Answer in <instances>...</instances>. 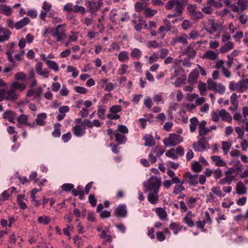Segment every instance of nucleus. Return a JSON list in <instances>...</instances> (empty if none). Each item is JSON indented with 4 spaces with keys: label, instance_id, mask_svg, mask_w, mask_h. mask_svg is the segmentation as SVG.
<instances>
[{
    "label": "nucleus",
    "instance_id": "obj_1",
    "mask_svg": "<svg viewBox=\"0 0 248 248\" xmlns=\"http://www.w3.org/2000/svg\"><path fill=\"white\" fill-rule=\"evenodd\" d=\"M161 185V181L160 179L155 177H150L144 184V191L148 193L147 199L150 203L155 204L158 202V194Z\"/></svg>",
    "mask_w": 248,
    "mask_h": 248
},
{
    "label": "nucleus",
    "instance_id": "obj_2",
    "mask_svg": "<svg viewBox=\"0 0 248 248\" xmlns=\"http://www.w3.org/2000/svg\"><path fill=\"white\" fill-rule=\"evenodd\" d=\"M65 27V24L59 25L55 28L50 29L49 33L56 39V42H60L66 37Z\"/></svg>",
    "mask_w": 248,
    "mask_h": 248
},
{
    "label": "nucleus",
    "instance_id": "obj_3",
    "mask_svg": "<svg viewBox=\"0 0 248 248\" xmlns=\"http://www.w3.org/2000/svg\"><path fill=\"white\" fill-rule=\"evenodd\" d=\"M183 141V138L175 133L170 134L169 137L163 140V143L166 147L175 146Z\"/></svg>",
    "mask_w": 248,
    "mask_h": 248
},
{
    "label": "nucleus",
    "instance_id": "obj_4",
    "mask_svg": "<svg viewBox=\"0 0 248 248\" xmlns=\"http://www.w3.org/2000/svg\"><path fill=\"white\" fill-rule=\"evenodd\" d=\"M167 10L173 9L174 12L181 15L184 10L183 3L180 0H169L165 5Z\"/></svg>",
    "mask_w": 248,
    "mask_h": 248
},
{
    "label": "nucleus",
    "instance_id": "obj_5",
    "mask_svg": "<svg viewBox=\"0 0 248 248\" xmlns=\"http://www.w3.org/2000/svg\"><path fill=\"white\" fill-rule=\"evenodd\" d=\"M198 183V175L191 174L189 171L185 172L183 175V178L181 184H187L191 186H195Z\"/></svg>",
    "mask_w": 248,
    "mask_h": 248
},
{
    "label": "nucleus",
    "instance_id": "obj_6",
    "mask_svg": "<svg viewBox=\"0 0 248 248\" xmlns=\"http://www.w3.org/2000/svg\"><path fill=\"white\" fill-rule=\"evenodd\" d=\"M197 6L196 4H188L187 7V12L189 16L193 19L196 20L201 19L203 17V15L200 11H197Z\"/></svg>",
    "mask_w": 248,
    "mask_h": 248
},
{
    "label": "nucleus",
    "instance_id": "obj_7",
    "mask_svg": "<svg viewBox=\"0 0 248 248\" xmlns=\"http://www.w3.org/2000/svg\"><path fill=\"white\" fill-rule=\"evenodd\" d=\"M192 147L195 151L201 152L208 148L209 145L205 138H201L199 139L198 142L193 143Z\"/></svg>",
    "mask_w": 248,
    "mask_h": 248
},
{
    "label": "nucleus",
    "instance_id": "obj_8",
    "mask_svg": "<svg viewBox=\"0 0 248 248\" xmlns=\"http://www.w3.org/2000/svg\"><path fill=\"white\" fill-rule=\"evenodd\" d=\"M127 214L126 206L125 204H119L114 209V215L117 217H124Z\"/></svg>",
    "mask_w": 248,
    "mask_h": 248
},
{
    "label": "nucleus",
    "instance_id": "obj_9",
    "mask_svg": "<svg viewBox=\"0 0 248 248\" xmlns=\"http://www.w3.org/2000/svg\"><path fill=\"white\" fill-rule=\"evenodd\" d=\"M207 6L202 8V11L205 14H210L212 13L214 8L217 7V2L215 0H207Z\"/></svg>",
    "mask_w": 248,
    "mask_h": 248
},
{
    "label": "nucleus",
    "instance_id": "obj_10",
    "mask_svg": "<svg viewBox=\"0 0 248 248\" xmlns=\"http://www.w3.org/2000/svg\"><path fill=\"white\" fill-rule=\"evenodd\" d=\"M87 7L89 9V11L92 14L96 15V13L100 8L99 3L95 0L92 1H88L86 4Z\"/></svg>",
    "mask_w": 248,
    "mask_h": 248
},
{
    "label": "nucleus",
    "instance_id": "obj_11",
    "mask_svg": "<svg viewBox=\"0 0 248 248\" xmlns=\"http://www.w3.org/2000/svg\"><path fill=\"white\" fill-rule=\"evenodd\" d=\"M73 132L74 135L78 137L83 136L86 132L85 125L76 124L73 128Z\"/></svg>",
    "mask_w": 248,
    "mask_h": 248
},
{
    "label": "nucleus",
    "instance_id": "obj_12",
    "mask_svg": "<svg viewBox=\"0 0 248 248\" xmlns=\"http://www.w3.org/2000/svg\"><path fill=\"white\" fill-rule=\"evenodd\" d=\"M101 87L105 90V91L110 92L112 91L115 84L108 82V80L107 78H104L100 80Z\"/></svg>",
    "mask_w": 248,
    "mask_h": 248
},
{
    "label": "nucleus",
    "instance_id": "obj_13",
    "mask_svg": "<svg viewBox=\"0 0 248 248\" xmlns=\"http://www.w3.org/2000/svg\"><path fill=\"white\" fill-rule=\"evenodd\" d=\"M194 217V214H192L191 211H188L183 218V221L188 227H192L194 225V222L193 220Z\"/></svg>",
    "mask_w": 248,
    "mask_h": 248
},
{
    "label": "nucleus",
    "instance_id": "obj_14",
    "mask_svg": "<svg viewBox=\"0 0 248 248\" xmlns=\"http://www.w3.org/2000/svg\"><path fill=\"white\" fill-rule=\"evenodd\" d=\"M19 95V93L16 91L11 88L9 90H8L7 92L6 100L15 101L18 98Z\"/></svg>",
    "mask_w": 248,
    "mask_h": 248
},
{
    "label": "nucleus",
    "instance_id": "obj_15",
    "mask_svg": "<svg viewBox=\"0 0 248 248\" xmlns=\"http://www.w3.org/2000/svg\"><path fill=\"white\" fill-rule=\"evenodd\" d=\"M202 58L214 61L217 58V53L212 50H207L203 54Z\"/></svg>",
    "mask_w": 248,
    "mask_h": 248
},
{
    "label": "nucleus",
    "instance_id": "obj_16",
    "mask_svg": "<svg viewBox=\"0 0 248 248\" xmlns=\"http://www.w3.org/2000/svg\"><path fill=\"white\" fill-rule=\"evenodd\" d=\"M30 21L31 20L29 17H25L16 22L15 24V27L16 30H19L29 24Z\"/></svg>",
    "mask_w": 248,
    "mask_h": 248
},
{
    "label": "nucleus",
    "instance_id": "obj_17",
    "mask_svg": "<svg viewBox=\"0 0 248 248\" xmlns=\"http://www.w3.org/2000/svg\"><path fill=\"white\" fill-rule=\"evenodd\" d=\"M198 76L199 71L197 69L193 70L189 75L188 82L191 84L195 83L197 82Z\"/></svg>",
    "mask_w": 248,
    "mask_h": 248
},
{
    "label": "nucleus",
    "instance_id": "obj_18",
    "mask_svg": "<svg viewBox=\"0 0 248 248\" xmlns=\"http://www.w3.org/2000/svg\"><path fill=\"white\" fill-rule=\"evenodd\" d=\"M12 9L11 7L6 4L0 5V13L5 15L6 16H10L12 15Z\"/></svg>",
    "mask_w": 248,
    "mask_h": 248
},
{
    "label": "nucleus",
    "instance_id": "obj_19",
    "mask_svg": "<svg viewBox=\"0 0 248 248\" xmlns=\"http://www.w3.org/2000/svg\"><path fill=\"white\" fill-rule=\"evenodd\" d=\"M72 193L73 196H79V198L82 200L84 198V192L81 186H78L76 189H74L72 191Z\"/></svg>",
    "mask_w": 248,
    "mask_h": 248
},
{
    "label": "nucleus",
    "instance_id": "obj_20",
    "mask_svg": "<svg viewBox=\"0 0 248 248\" xmlns=\"http://www.w3.org/2000/svg\"><path fill=\"white\" fill-rule=\"evenodd\" d=\"M115 141L117 142L118 145L124 144L126 140V137L123 134L117 132L115 135Z\"/></svg>",
    "mask_w": 248,
    "mask_h": 248
},
{
    "label": "nucleus",
    "instance_id": "obj_21",
    "mask_svg": "<svg viewBox=\"0 0 248 248\" xmlns=\"http://www.w3.org/2000/svg\"><path fill=\"white\" fill-rule=\"evenodd\" d=\"M233 47V44L232 42H228L224 44L220 47L219 51L221 53H225L230 51Z\"/></svg>",
    "mask_w": 248,
    "mask_h": 248
},
{
    "label": "nucleus",
    "instance_id": "obj_22",
    "mask_svg": "<svg viewBox=\"0 0 248 248\" xmlns=\"http://www.w3.org/2000/svg\"><path fill=\"white\" fill-rule=\"evenodd\" d=\"M11 34V32L6 28L1 31V33L0 34V43L8 40Z\"/></svg>",
    "mask_w": 248,
    "mask_h": 248
},
{
    "label": "nucleus",
    "instance_id": "obj_23",
    "mask_svg": "<svg viewBox=\"0 0 248 248\" xmlns=\"http://www.w3.org/2000/svg\"><path fill=\"white\" fill-rule=\"evenodd\" d=\"M25 88L26 85L25 84H22L17 81L13 82L11 84V88L16 92L18 91L21 92L24 90Z\"/></svg>",
    "mask_w": 248,
    "mask_h": 248
},
{
    "label": "nucleus",
    "instance_id": "obj_24",
    "mask_svg": "<svg viewBox=\"0 0 248 248\" xmlns=\"http://www.w3.org/2000/svg\"><path fill=\"white\" fill-rule=\"evenodd\" d=\"M3 117L8 119L10 122L14 123V121L16 118V114L13 111L7 110L4 113Z\"/></svg>",
    "mask_w": 248,
    "mask_h": 248
},
{
    "label": "nucleus",
    "instance_id": "obj_25",
    "mask_svg": "<svg viewBox=\"0 0 248 248\" xmlns=\"http://www.w3.org/2000/svg\"><path fill=\"white\" fill-rule=\"evenodd\" d=\"M185 54L187 55V57L193 59L196 55V51L194 49L193 46L190 45L185 50Z\"/></svg>",
    "mask_w": 248,
    "mask_h": 248
},
{
    "label": "nucleus",
    "instance_id": "obj_26",
    "mask_svg": "<svg viewBox=\"0 0 248 248\" xmlns=\"http://www.w3.org/2000/svg\"><path fill=\"white\" fill-rule=\"evenodd\" d=\"M46 114L45 113H42L37 115L35 122L37 124L43 126L45 124V120L46 118Z\"/></svg>",
    "mask_w": 248,
    "mask_h": 248
},
{
    "label": "nucleus",
    "instance_id": "obj_27",
    "mask_svg": "<svg viewBox=\"0 0 248 248\" xmlns=\"http://www.w3.org/2000/svg\"><path fill=\"white\" fill-rule=\"evenodd\" d=\"M219 115L223 121L231 122L232 120V117L230 114L224 109L219 111Z\"/></svg>",
    "mask_w": 248,
    "mask_h": 248
},
{
    "label": "nucleus",
    "instance_id": "obj_28",
    "mask_svg": "<svg viewBox=\"0 0 248 248\" xmlns=\"http://www.w3.org/2000/svg\"><path fill=\"white\" fill-rule=\"evenodd\" d=\"M99 236L101 239H104L103 242L104 244H106L107 243H110L112 241V236L110 234H107L105 230L102 231Z\"/></svg>",
    "mask_w": 248,
    "mask_h": 248
},
{
    "label": "nucleus",
    "instance_id": "obj_29",
    "mask_svg": "<svg viewBox=\"0 0 248 248\" xmlns=\"http://www.w3.org/2000/svg\"><path fill=\"white\" fill-rule=\"evenodd\" d=\"M169 228L173 231L174 234L176 235L178 232L182 229L183 227L178 222H171L169 225Z\"/></svg>",
    "mask_w": 248,
    "mask_h": 248
},
{
    "label": "nucleus",
    "instance_id": "obj_30",
    "mask_svg": "<svg viewBox=\"0 0 248 248\" xmlns=\"http://www.w3.org/2000/svg\"><path fill=\"white\" fill-rule=\"evenodd\" d=\"M155 213L161 220H164L167 217V213L166 210L160 207H157L155 209Z\"/></svg>",
    "mask_w": 248,
    "mask_h": 248
},
{
    "label": "nucleus",
    "instance_id": "obj_31",
    "mask_svg": "<svg viewBox=\"0 0 248 248\" xmlns=\"http://www.w3.org/2000/svg\"><path fill=\"white\" fill-rule=\"evenodd\" d=\"M130 56L133 59L139 60L142 56V52L140 49L134 48L131 51Z\"/></svg>",
    "mask_w": 248,
    "mask_h": 248
},
{
    "label": "nucleus",
    "instance_id": "obj_32",
    "mask_svg": "<svg viewBox=\"0 0 248 248\" xmlns=\"http://www.w3.org/2000/svg\"><path fill=\"white\" fill-rule=\"evenodd\" d=\"M62 125L60 123H56L54 125V130L52 133L54 138H59L61 135V127Z\"/></svg>",
    "mask_w": 248,
    "mask_h": 248
},
{
    "label": "nucleus",
    "instance_id": "obj_33",
    "mask_svg": "<svg viewBox=\"0 0 248 248\" xmlns=\"http://www.w3.org/2000/svg\"><path fill=\"white\" fill-rule=\"evenodd\" d=\"M210 27L205 29L207 32H208L210 34H213L214 32H216L217 30V26L215 23V20L214 19H210L209 20Z\"/></svg>",
    "mask_w": 248,
    "mask_h": 248
},
{
    "label": "nucleus",
    "instance_id": "obj_34",
    "mask_svg": "<svg viewBox=\"0 0 248 248\" xmlns=\"http://www.w3.org/2000/svg\"><path fill=\"white\" fill-rule=\"evenodd\" d=\"M144 140H145L144 145L152 147L155 145V140L152 136L146 135L144 137Z\"/></svg>",
    "mask_w": 248,
    "mask_h": 248
},
{
    "label": "nucleus",
    "instance_id": "obj_35",
    "mask_svg": "<svg viewBox=\"0 0 248 248\" xmlns=\"http://www.w3.org/2000/svg\"><path fill=\"white\" fill-rule=\"evenodd\" d=\"M118 59L120 62L128 61L129 59L128 52L125 51H123L119 53L118 56Z\"/></svg>",
    "mask_w": 248,
    "mask_h": 248
},
{
    "label": "nucleus",
    "instance_id": "obj_36",
    "mask_svg": "<svg viewBox=\"0 0 248 248\" xmlns=\"http://www.w3.org/2000/svg\"><path fill=\"white\" fill-rule=\"evenodd\" d=\"M199 121L196 117H193L190 120V130L191 132H194L196 129Z\"/></svg>",
    "mask_w": 248,
    "mask_h": 248
},
{
    "label": "nucleus",
    "instance_id": "obj_37",
    "mask_svg": "<svg viewBox=\"0 0 248 248\" xmlns=\"http://www.w3.org/2000/svg\"><path fill=\"white\" fill-rule=\"evenodd\" d=\"M239 86L240 93H242L244 89H246L248 87V78L242 79L238 81Z\"/></svg>",
    "mask_w": 248,
    "mask_h": 248
},
{
    "label": "nucleus",
    "instance_id": "obj_38",
    "mask_svg": "<svg viewBox=\"0 0 248 248\" xmlns=\"http://www.w3.org/2000/svg\"><path fill=\"white\" fill-rule=\"evenodd\" d=\"M236 189L238 194L241 195L246 193V187L242 182L238 183Z\"/></svg>",
    "mask_w": 248,
    "mask_h": 248
},
{
    "label": "nucleus",
    "instance_id": "obj_39",
    "mask_svg": "<svg viewBox=\"0 0 248 248\" xmlns=\"http://www.w3.org/2000/svg\"><path fill=\"white\" fill-rule=\"evenodd\" d=\"M240 95L238 96L240 97ZM238 96L236 93H233L230 98L231 102L232 104L234 106V110H236L238 108Z\"/></svg>",
    "mask_w": 248,
    "mask_h": 248
},
{
    "label": "nucleus",
    "instance_id": "obj_40",
    "mask_svg": "<svg viewBox=\"0 0 248 248\" xmlns=\"http://www.w3.org/2000/svg\"><path fill=\"white\" fill-rule=\"evenodd\" d=\"M233 118L235 121H237L239 124L246 122V120L245 119H243L242 114L238 112H235L234 113L233 116Z\"/></svg>",
    "mask_w": 248,
    "mask_h": 248
},
{
    "label": "nucleus",
    "instance_id": "obj_41",
    "mask_svg": "<svg viewBox=\"0 0 248 248\" xmlns=\"http://www.w3.org/2000/svg\"><path fill=\"white\" fill-rule=\"evenodd\" d=\"M28 116L26 115L22 114L20 115L17 119V121L18 123L17 126L18 127H20V124H27Z\"/></svg>",
    "mask_w": 248,
    "mask_h": 248
},
{
    "label": "nucleus",
    "instance_id": "obj_42",
    "mask_svg": "<svg viewBox=\"0 0 248 248\" xmlns=\"http://www.w3.org/2000/svg\"><path fill=\"white\" fill-rule=\"evenodd\" d=\"M46 64L48 67V68L53 69L55 71H58L59 70L58 65L54 61L47 60L46 61Z\"/></svg>",
    "mask_w": 248,
    "mask_h": 248
},
{
    "label": "nucleus",
    "instance_id": "obj_43",
    "mask_svg": "<svg viewBox=\"0 0 248 248\" xmlns=\"http://www.w3.org/2000/svg\"><path fill=\"white\" fill-rule=\"evenodd\" d=\"M106 111V107L104 106H100L99 107L98 110H97V115L98 117L102 120H104L105 119V113Z\"/></svg>",
    "mask_w": 248,
    "mask_h": 248
},
{
    "label": "nucleus",
    "instance_id": "obj_44",
    "mask_svg": "<svg viewBox=\"0 0 248 248\" xmlns=\"http://www.w3.org/2000/svg\"><path fill=\"white\" fill-rule=\"evenodd\" d=\"M157 11L148 7L144 10V15L147 17H151L157 13Z\"/></svg>",
    "mask_w": 248,
    "mask_h": 248
},
{
    "label": "nucleus",
    "instance_id": "obj_45",
    "mask_svg": "<svg viewBox=\"0 0 248 248\" xmlns=\"http://www.w3.org/2000/svg\"><path fill=\"white\" fill-rule=\"evenodd\" d=\"M67 72H72V77L74 78H76L78 74V71L77 70L76 68L71 65H69L67 68Z\"/></svg>",
    "mask_w": 248,
    "mask_h": 248
},
{
    "label": "nucleus",
    "instance_id": "obj_46",
    "mask_svg": "<svg viewBox=\"0 0 248 248\" xmlns=\"http://www.w3.org/2000/svg\"><path fill=\"white\" fill-rule=\"evenodd\" d=\"M15 52L14 48L10 47L7 50L6 54L7 55V58L9 62H14V60L12 56V54Z\"/></svg>",
    "mask_w": 248,
    "mask_h": 248
},
{
    "label": "nucleus",
    "instance_id": "obj_47",
    "mask_svg": "<svg viewBox=\"0 0 248 248\" xmlns=\"http://www.w3.org/2000/svg\"><path fill=\"white\" fill-rule=\"evenodd\" d=\"M122 110V107L120 105H116L111 106L109 108L110 113L117 114V113L121 112Z\"/></svg>",
    "mask_w": 248,
    "mask_h": 248
},
{
    "label": "nucleus",
    "instance_id": "obj_48",
    "mask_svg": "<svg viewBox=\"0 0 248 248\" xmlns=\"http://www.w3.org/2000/svg\"><path fill=\"white\" fill-rule=\"evenodd\" d=\"M191 169L196 172L201 171L202 170V166L198 162H195L191 165Z\"/></svg>",
    "mask_w": 248,
    "mask_h": 248
},
{
    "label": "nucleus",
    "instance_id": "obj_49",
    "mask_svg": "<svg viewBox=\"0 0 248 248\" xmlns=\"http://www.w3.org/2000/svg\"><path fill=\"white\" fill-rule=\"evenodd\" d=\"M165 155L169 157H171L173 159H176L178 158V156L176 155L175 150L174 149H170L169 150H168L166 153Z\"/></svg>",
    "mask_w": 248,
    "mask_h": 248
},
{
    "label": "nucleus",
    "instance_id": "obj_50",
    "mask_svg": "<svg viewBox=\"0 0 248 248\" xmlns=\"http://www.w3.org/2000/svg\"><path fill=\"white\" fill-rule=\"evenodd\" d=\"M216 189V187L213 188V193H210L207 198V202H216V197L215 195H217V192L215 191Z\"/></svg>",
    "mask_w": 248,
    "mask_h": 248
},
{
    "label": "nucleus",
    "instance_id": "obj_51",
    "mask_svg": "<svg viewBox=\"0 0 248 248\" xmlns=\"http://www.w3.org/2000/svg\"><path fill=\"white\" fill-rule=\"evenodd\" d=\"M229 89L231 91H236L240 93L239 86L238 82L236 83L235 81H232L230 83Z\"/></svg>",
    "mask_w": 248,
    "mask_h": 248
},
{
    "label": "nucleus",
    "instance_id": "obj_52",
    "mask_svg": "<svg viewBox=\"0 0 248 248\" xmlns=\"http://www.w3.org/2000/svg\"><path fill=\"white\" fill-rule=\"evenodd\" d=\"M158 55L156 53H154L148 58V62L149 64H152L154 62H156L159 59Z\"/></svg>",
    "mask_w": 248,
    "mask_h": 248
},
{
    "label": "nucleus",
    "instance_id": "obj_53",
    "mask_svg": "<svg viewBox=\"0 0 248 248\" xmlns=\"http://www.w3.org/2000/svg\"><path fill=\"white\" fill-rule=\"evenodd\" d=\"M208 89L209 90L216 91L217 84L215 81H213L211 79H209L207 80Z\"/></svg>",
    "mask_w": 248,
    "mask_h": 248
},
{
    "label": "nucleus",
    "instance_id": "obj_54",
    "mask_svg": "<svg viewBox=\"0 0 248 248\" xmlns=\"http://www.w3.org/2000/svg\"><path fill=\"white\" fill-rule=\"evenodd\" d=\"M73 12L81 13L82 14H84L86 13V9L85 7L83 6L75 5H74Z\"/></svg>",
    "mask_w": 248,
    "mask_h": 248
},
{
    "label": "nucleus",
    "instance_id": "obj_55",
    "mask_svg": "<svg viewBox=\"0 0 248 248\" xmlns=\"http://www.w3.org/2000/svg\"><path fill=\"white\" fill-rule=\"evenodd\" d=\"M186 200L187 202V205L189 208H192L195 206L196 202V199L195 198L193 197H187L186 199Z\"/></svg>",
    "mask_w": 248,
    "mask_h": 248
},
{
    "label": "nucleus",
    "instance_id": "obj_56",
    "mask_svg": "<svg viewBox=\"0 0 248 248\" xmlns=\"http://www.w3.org/2000/svg\"><path fill=\"white\" fill-rule=\"evenodd\" d=\"M183 184H180V185H176L174 187L173 193L178 194L181 191L185 190V188L184 186H183Z\"/></svg>",
    "mask_w": 248,
    "mask_h": 248
},
{
    "label": "nucleus",
    "instance_id": "obj_57",
    "mask_svg": "<svg viewBox=\"0 0 248 248\" xmlns=\"http://www.w3.org/2000/svg\"><path fill=\"white\" fill-rule=\"evenodd\" d=\"M43 92V89L41 87H39L35 89V93L36 95L34 97L38 102L40 100V96Z\"/></svg>",
    "mask_w": 248,
    "mask_h": 248
},
{
    "label": "nucleus",
    "instance_id": "obj_58",
    "mask_svg": "<svg viewBox=\"0 0 248 248\" xmlns=\"http://www.w3.org/2000/svg\"><path fill=\"white\" fill-rule=\"evenodd\" d=\"M187 36L186 34H183L181 36L177 37V41L178 43H182L183 44H186L187 43Z\"/></svg>",
    "mask_w": 248,
    "mask_h": 248
},
{
    "label": "nucleus",
    "instance_id": "obj_59",
    "mask_svg": "<svg viewBox=\"0 0 248 248\" xmlns=\"http://www.w3.org/2000/svg\"><path fill=\"white\" fill-rule=\"evenodd\" d=\"M74 186L72 184H64L61 186L62 189L66 192L70 191L74 188Z\"/></svg>",
    "mask_w": 248,
    "mask_h": 248
},
{
    "label": "nucleus",
    "instance_id": "obj_60",
    "mask_svg": "<svg viewBox=\"0 0 248 248\" xmlns=\"http://www.w3.org/2000/svg\"><path fill=\"white\" fill-rule=\"evenodd\" d=\"M198 88L201 95H203L206 89V84L205 83L200 82L198 83Z\"/></svg>",
    "mask_w": 248,
    "mask_h": 248
},
{
    "label": "nucleus",
    "instance_id": "obj_61",
    "mask_svg": "<svg viewBox=\"0 0 248 248\" xmlns=\"http://www.w3.org/2000/svg\"><path fill=\"white\" fill-rule=\"evenodd\" d=\"M26 77V75L23 72H19L15 74V78L16 80H24Z\"/></svg>",
    "mask_w": 248,
    "mask_h": 248
},
{
    "label": "nucleus",
    "instance_id": "obj_62",
    "mask_svg": "<svg viewBox=\"0 0 248 248\" xmlns=\"http://www.w3.org/2000/svg\"><path fill=\"white\" fill-rule=\"evenodd\" d=\"M117 131H118V132H119V133L121 132L123 134H124V135L128 132V128L125 125H124L122 124H119L118 126V128L117 129Z\"/></svg>",
    "mask_w": 248,
    "mask_h": 248
},
{
    "label": "nucleus",
    "instance_id": "obj_63",
    "mask_svg": "<svg viewBox=\"0 0 248 248\" xmlns=\"http://www.w3.org/2000/svg\"><path fill=\"white\" fill-rule=\"evenodd\" d=\"M128 67V65L126 64H122L121 65V68L118 70L119 75L121 76L124 75L126 72Z\"/></svg>",
    "mask_w": 248,
    "mask_h": 248
},
{
    "label": "nucleus",
    "instance_id": "obj_64",
    "mask_svg": "<svg viewBox=\"0 0 248 248\" xmlns=\"http://www.w3.org/2000/svg\"><path fill=\"white\" fill-rule=\"evenodd\" d=\"M74 6L72 3H67L63 7V10L68 12H71L74 11Z\"/></svg>",
    "mask_w": 248,
    "mask_h": 248
}]
</instances>
